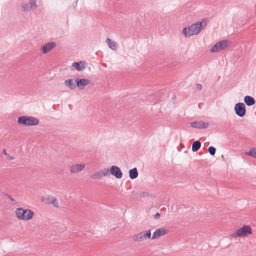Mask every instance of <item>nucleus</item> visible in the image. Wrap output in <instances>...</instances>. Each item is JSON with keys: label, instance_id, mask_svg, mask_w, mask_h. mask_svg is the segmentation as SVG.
<instances>
[{"label": "nucleus", "instance_id": "obj_8", "mask_svg": "<svg viewBox=\"0 0 256 256\" xmlns=\"http://www.w3.org/2000/svg\"><path fill=\"white\" fill-rule=\"evenodd\" d=\"M110 175L108 168H104L100 170L91 176V178L95 180L101 179L103 176H108Z\"/></svg>", "mask_w": 256, "mask_h": 256}, {"label": "nucleus", "instance_id": "obj_20", "mask_svg": "<svg viewBox=\"0 0 256 256\" xmlns=\"http://www.w3.org/2000/svg\"><path fill=\"white\" fill-rule=\"evenodd\" d=\"M106 42L110 48L115 50H116L117 45L114 41H112L110 38H108L106 39Z\"/></svg>", "mask_w": 256, "mask_h": 256}, {"label": "nucleus", "instance_id": "obj_6", "mask_svg": "<svg viewBox=\"0 0 256 256\" xmlns=\"http://www.w3.org/2000/svg\"><path fill=\"white\" fill-rule=\"evenodd\" d=\"M228 41L227 40H222L215 44L211 48L210 52H219L228 46Z\"/></svg>", "mask_w": 256, "mask_h": 256}, {"label": "nucleus", "instance_id": "obj_3", "mask_svg": "<svg viewBox=\"0 0 256 256\" xmlns=\"http://www.w3.org/2000/svg\"><path fill=\"white\" fill-rule=\"evenodd\" d=\"M18 218L21 220H28L32 218L34 213L30 210H24L22 208H18L15 211Z\"/></svg>", "mask_w": 256, "mask_h": 256}, {"label": "nucleus", "instance_id": "obj_28", "mask_svg": "<svg viewBox=\"0 0 256 256\" xmlns=\"http://www.w3.org/2000/svg\"><path fill=\"white\" fill-rule=\"evenodd\" d=\"M3 152L4 154L6 155L7 154V153H6V150H3Z\"/></svg>", "mask_w": 256, "mask_h": 256}, {"label": "nucleus", "instance_id": "obj_7", "mask_svg": "<svg viewBox=\"0 0 256 256\" xmlns=\"http://www.w3.org/2000/svg\"><path fill=\"white\" fill-rule=\"evenodd\" d=\"M234 111L236 114L240 117H243L246 114V106L244 103L238 102L234 106Z\"/></svg>", "mask_w": 256, "mask_h": 256}, {"label": "nucleus", "instance_id": "obj_4", "mask_svg": "<svg viewBox=\"0 0 256 256\" xmlns=\"http://www.w3.org/2000/svg\"><path fill=\"white\" fill-rule=\"evenodd\" d=\"M151 238V230H150L142 232L132 236L133 241L137 242H142Z\"/></svg>", "mask_w": 256, "mask_h": 256}, {"label": "nucleus", "instance_id": "obj_26", "mask_svg": "<svg viewBox=\"0 0 256 256\" xmlns=\"http://www.w3.org/2000/svg\"><path fill=\"white\" fill-rule=\"evenodd\" d=\"M160 214L159 213H156L154 216V218L155 219H158L160 218Z\"/></svg>", "mask_w": 256, "mask_h": 256}, {"label": "nucleus", "instance_id": "obj_19", "mask_svg": "<svg viewBox=\"0 0 256 256\" xmlns=\"http://www.w3.org/2000/svg\"><path fill=\"white\" fill-rule=\"evenodd\" d=\"M244 102L248 106H252L256 103V100L254 98L250 96H246L244 98Z\"/></svg>", "mask_w": 256, "mask_h": 256}, {"label": "nucleus", "instance_id": "obj_15", "mask_svg": "<svg viewBox=\"0 0 256 256\" xmlns=\"http://www.w3.org/2000/svg\"><path fill=\"white\" fill-rule=\"evenodd\" d=\"M56 46V43L54 42H48L44 44L42 48L43 54H46Z\"/></svg>", "mask_w": 256, "mask_h": 256}, {"label": "nucleus", "instance_id": "obj_25", "mask_svg": "<svg viewBox=\"0 0 256 256\" xmlns=\"http://www.w3.org/2000/svg\"><path fill=\"white\" fill-rule=\"evenodd\" d=\"M149 196V194L147 192H142L140 194V196L142 197H148Z\"/></svg>", "mask_w": 256, "mask_h": 256}, {"label": "nucleus", "instance_id": "obj_21", "mask_svg": "<svg viewBox=\"0 0 256 256\" xmlns=\"http://www.w3.org/2000/svg\"><path fill=\"white\" fill-rule=\"evenodd\" d=\"M128 173L129 176L131 179L136 178L138 176V172L136 168L130 170Z\"/></svg>", "mask_w": 256, "mask_h": 256}, {"label": "nucleus", "instance_id": "obj_18", "mask_svg": "<svg viewBox=\"0 0 256 256\" xmlns=\"http://www.w3.org/2000/svg\"><path fill=\"white\" fill-rule=\"evenodd\" d=\"M72 66L78 71H82L86 67L85 63L82 61L78 62H74L72 64Z\"/></svg>", "mask_w": 256, "mask_h": 256}, {"label": "nucleus", "instance_id": "obj_30", "mask_svg": "<svg viewBox=\"0 0 256 256\" xmlns=\"http://www.w3.org/2000/svg\"><path fill=\"white\" fill-rule=\"evenodd\" d=\"M9 158H10V160H13V159H14V157H12V156H9Z\"/></svg>", "mask_w": 256, "mask_h": 256}, {"label": "nucleus", "instance_id": "obj_27", "mask_svg": "<svg viewBox=\"0 0 256 256\" xmlns=\"http://www.w3.org/2000/svg\"><path fill=\"white\" fill-rule=\"evenodd\" d=\"M196 88H197V89H198V90H202V85H201V84H196Z\"/></svg>", "mask_w": 256, "mask_h": 256}, {"label": "nucleus", "instance_id": "obj_24", "mask_svg": "<svg viewBox=\"0 0 256 256\" xmlns=\"http://www.w3.org/2000/svg\"><path fill=\"white\" fill-rule=\"evenodd\" d=\"M208 151L212 156H214L216 153V149L214 146H210L208 148Z\"/></svg>", "mask_w": 256, "mask_h": 256}, {"label": "nucleus", "instance_id": "obj_10", "mask_svg": "<svg viewBox=\"0 0 256 256\" xmlns=\"http://www.w3.org/2000/svg\"><path fill=\"white\" fill-rule=\"evenodd\" d=\"M191 126L199 129H203L207 128L209 124L208 122H204L202 121H194L190 123Z\"/></svg>", "mask_w": 256, "mask_h": 256}, {"label": "nucleus", "instance_id": "obj_14", "mask_svg": "<svg viewBox=\"0 0 256 256\" xmlns=\"http://www.w3.org/2000/svg\"><path fill=\"white\" fill-rule=\"evenodd\" d=\"M76 87L80 89L84 88L86 86L90 84V80L85 78H76Z\"/></svg>", "mask_w": 256, "mask_h": 256}, {"label": "nucleus", "instance_id": "obj_16", "mask_svg": "<svg viewBox=\"0 0 256 256\" xmlns=\"http://www.w3.org/2000/svg\"><path fill=\"white\" fill-rule=\"evenodd\" d=\"M76 78L66 80L64 82L66 86L70 89L73 90L76 88Z\"/></svg>", "mask_w": 256, "mask_h": 256}, {"label": "nucleus", "instance_id": "obj_13", "mask_svg": "<svg viewBox=\"0 0 256 256\" xmlns=\"http://www.w3.org/2000/svg\"><path fill=\"white\" fill-rule=\"evenodd\" d=\"M86 166L85 164H74L70 166V171L71 173L76 174L82 170Z\"/></svg>", "mask_w": 256, "mask_h": 256}, {"label": "nucleus", "instance_id": "obj_11", "mask_svg": "<svg viewBox=\"0 0 256 256\" xmlns=\"http://www.w3.org/2000/svg\"><path fill=\"white\" fill-rule=\"evenodd\" d=\"M36 8V0H30L28 4L22 5L23 10L26 12L35 10Z\"/></svg>", "mask_w": 256, "mask_h": 256}, {"label": "nucleus", "instance_id": "obj_17", "mask_svg": "<svg viewBox=\"0 0 256 256\" xmlns=\"http://www.w3.org/2000/svg\"><path fill=\"white\" fill-rule=\"evenodd\" d=\"M46 202L48 204H51L56 208H58L59 206V203L58 200L52 196H48L46 200Z\"/></svg>", "mask_w": 256, "mask_h": 256}, {"label": "nucleus", "instance_id": "obj_23", "mask_svg": "<svg viewBox=\"0 0 256 256\" xmlns=\"http://www.w3.org/2000/svg\"><path fill=\"white\" fill-rule=\"evenodd\" d=\"M244 154L256 158V148H252L248 152H246Z\"/></svg>", "mask_w": 256, "mask_h": 256}, {"label": "nucleus", "instance_id": "obj_9", "mask_svg": "<svg viewBox=\"0 0 256 256\" xmlns=\"http://www.w3.org/2000/svg\"><path fill=\"white\" fill-rule=\"evenodd\" d=\"M110 170V174L114 176L117 178H120L122 176V173L120 168L116 166H112Z\"/></svg>", "mask_w": 256, "mask_h": 256}, {"label": "nucleus", "instance_id": "obj_2", "mask_svg": "<svg viewBox=\"0 0 256 256\" xmlns=\"http://www.w3.org/2000/svg\"><path fill=\"white\" fill-rule=\"evenodd\" d=\"M18 122L20 124L26 126H34L38 125L40 121L38 119L35 117L22 116L18 118Z\"/></svg>", "mask_w": 256, "mask_h": 256}, {"label": "nucleus", "instance_id": "obj_5", "mask_svg": "<svg viewBox=\"0 0 256 256\" xmlns=\"http://www.w3.org/2000/svg\"><path fill=\"white\" fill-rule=\"evenodd\" d=\"M252 234V228L248 226H244L242 228L238 229L235 234H232L231 236L232 238L236 237H245L248 235L251 234Z\"/></svg>", "mask_w": 256, "mask_h": 256}, {"label": "nucleus", "instance_id": "obj_29", "mask_svg": "<svg viewBox=\"0 0 256 256\" xmlns=\"http://www.w3.org/2000/svg\"><path fill=\"white\" fill-rule=\"evenodd\" d=\"M10 200L12 202L14 201V198H10Z\"/></svg>", "mask_w": 256, "mask_h": 256}, {"label": "nucleus", "instance_id": "obj_12", "mask_svg": "<svg viewBox=\"0 0 256 256\" xmlns=\"http://www.w3.org/2000/svg\"><path fill=\"white\" fill-rule=\"evenodd\" d=\"M168 232V230H166L164 228H160L156 230L154 232L152 237L151 238L152 240H154L158 238L160 236H162L166 234Z\"/></svg>", "mask_w": 256, "mask_h": 256}, {"label": "nucleus", "instance_id": "obj_22", "mask_svg": "<svg viewBox=\"0 0 256 256\" xmlns=\"http://www.w3.org/2000/svg\"><path fill=\"white\" fill-rule=\"evenodd\" d=\"M201 146V143L198 140H196L194 142V143L192 144V150L194 152H197L200 148Z\"/></svg>", "mask_w": 256, "mask_h": 256}, {"label": "nucleus", "instance_id": "obj_1", "mask_svg": "<svg viewBox=\"0 0 256 256\" xmlns=\"http://www.w3.org/2000/svg\"><path fill=\"white\" fill-rule=\"evenodd\" d=\"M202 22H198L191 26L184 28L182 33L186 38L198 34L202 29Z\"/></svg>", "mask_w": 256, "mask_h": 256}]
</instances>
